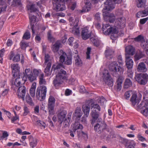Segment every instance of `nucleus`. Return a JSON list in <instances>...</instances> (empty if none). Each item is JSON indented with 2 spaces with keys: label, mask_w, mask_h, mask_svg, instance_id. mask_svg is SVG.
I'll use <instances>...</instances> for the list:
<instances>
[{
  "label": "nucleus",
  "mask_w": 148,
  "mask_h": 148,
  "mask_svg": "<svg viewBox=\"0 0 148 148\" xmlns=\"http://www.w3.org/2000/svg\"><path fill=\"white\" fill-rule=\"evenodd\" d=\"M63 68L64 66L62 64H59L57 66L53 65L52 67V70H53L56 72H58L53 81V85L56 89L59 88L63 83L64 81L67 79L66 71L62 69Z\"/></svg>",
  "instance_id": "obj_1"
},
{
  "label": "nucleus",
  "mask_w": 148,
  "mask_h": 148,
  "mask_svg": "<svg viewBox=\"0 0 148 148\" xmlns=\"http://www.w3.org/2000/svg\"><path fill=\"white\" fill-rule=\"evenodd\" d=\"M121 0H107L104 3V7L103 10V14L104 20L110 23L113 22L115 17L113 14H109L107 11L112 10L115 8V4L121 2Z\"/></svg>",
  "instance_id": "obj_2"
},
{
  "label": "nucleus",
  "mask_w": 148,
  "mask_h": 148,
  "mask_svg": "<svg viewBox=\"0 0 148 148\" xmlns=\"http://www.w3.org/2000/svg\"><path fill=\"white\" fill-rule=\"evenodd\" d=\"M94 129L96 132L101 134V138L106 137L109 131L107 124L103 121L98 122L94 126Z\"/></svg>",
  "instance_id": "obj_3"
},
{
  "label": "nucleus",
  "mask_w": 148,
  "mask_h": 148,
  "mask_svg": "<svg viewBox=\"0 0 148 148\" xmlns=\"http://www.w3.org/2000/svg\"><path fill=\"white\" fill-rule=\"evenodd\" d=\"M118 27L115 26L111 27L108 24H103L102 29L103 33L106 35L111 34L110 38L113 40H116L118 32Z\"/></svg>",
  "instance_id": "obj_4"
},
{
  "label": "nucleus",
  "mask_w": 148,
  "mask_h": 148,
  "mask_svg": "<svg viewBox=\"0 0 148 148\" xmlns=\"http://www.w3.org/2000/svg\"><path fill=\"white\" fill-rule=\"evenodd\" d=\"M91 112L90 115L92 118L91 123L93 124L96 121L99 116L101 108L97 104L92 103L91 105Z\"/></svg>",
  "instance_id": "obj_5"
},
{
  "label": "nucleus",
  "mask_w": 148,
  "mask_h": 148,
  "mask_svg": "<svg viewBox=\"0 0 148 148\" xmlns=\"http://www.w3.org/2000/svg\"><path fill=\"white\" fill-rule=\"evenodd\" d=\"M109 68L113 75L115 77L122 73L123 71V69L119 66L116 61L112 62L110 64Z\"/></svg>",
  "instance_id": "obj_6"
},
{
  "label": "nucleus",
  "mask_w": 148,
  "mask_h": 148,
  "mask_svg": "<svg viewBox=\"0 0 148 148\" xmlns=\"http://www.w3.org/2000/svg\"><path fill=\"white\" fill-rule=\"evenodd\" d=\"M55 99L54 97L52 96H50L49 98L48 103V110L49 113V115L48 117L49 122L51 123L50 125L52 126H53V124L52 121H51L50 115H53L54 112V108Z\"/></svg>",
  "instance_id": "obj_7"
},
{
  "label": "nucleus",
  "mask_w": 148,
  "mask_h": 148,
  "mask_svg": "<svg viewBox=\"0 0 148 148\" xmlns=\"http://www.w3.org/2000/svg\"><path fill=\"white\" fill-rule=\"evenodd\" d=\"M60 56V61L62 63L70 65L72 63V57L70 55L67 56L66 53L62 50L58 52Z\"/></svg>",
  "instance_id": "obj_8"
},
{
  "label": "nucleus",
  "mask_w": 148,
  "mask_h": 148,
  "mask_svg": "<svg viewBox=\"0 0 148 148\" xmlns=\"http://www.w3.org/2000/svg\"><path fill=\"white\" fill-rule=\"evenodd\" d=\"M47 92V88L45 86H40L36 89V97L40 101H42L45 99Z\"/></svg>",
  "instance_id": "obj_9"
},
{
  "label": "nucleus",
  "mask_w": 148,
  "mask_h": 148,
  "mask_svg": "<svg viewBox=\"0 0 148 148\" xmlns=\"http://www.w3.org/2000/svg\"><path fill=\"white\" fill-rule=\"evenodd\" d=\"M53 9L56 11H62L66 8L65 2L64 0H53Z\"/></svg>",
  "instance_id": "obj_10"
},
{
  "label": "nucleus",
  "mask_w": 148,
  "mask_h": 148,
  "mask_svg": "<svg viewBox=\"0 0 148 148\" xmlns=\"http://www.w3.org/2000/svg\"><path fill=\"white\" fill-rule=\"evenodd\" d=\"M136 81L141 85H145L148 81V75L146 73L138 74L135 77Z\"/></svg>",
  "instance_id": "obj_11"
},
{
  "label": "nucleus",
  "mask_w": 148,
  "mask_h": 148,
  "mask_svg": "<svg viewBox=\"0 0 148 148\" xmlns=\"http://www.w3.org/2000/svg\"><path fill=\"white\" fill-rule=\"evenodd\" d=\"M102 77L103 81L107 85L110 86H113V82L108 71L104 69L103 72Z\"/></svg>",
  "instance_id": "obj_12"
},
{
  "label": "nucleus",
  "mask_w": 148,
  "mask_h": 148,
  "mask_svg": "<svg viewBox=\"0 0 148 148\" xmlns=\"http://www.w3.org/2000/svg\"><path fill=\"white\" fill-rule=\"evenodd\" d=\"M24 75L26 77L24 79H27L30 82H32L36 80V77L34 75L30 69H25L24 73Z\"/></svg>",
  "instance_id": "obj_13"
},
{
  "label": "nucleus",
  "mask_w": 148,
  "mask_h": 148,
  "mask_svg": "<svg viewBox=\"0 0 148 148\" xmlns=\"http://www.w3.org/2000/svg\"><path fill=\"white\" fill-rule=\"evenodd\" d=\"M81 35L82 39L86 40L89 38L91 36V32L88 27H84L82 29L81 32Z\"/></svg>",
  "instance_id": "obj_14"
},
{
  "label": "nucleus",
  "mask_w": 148,
  "mask_h": 148,
  "mask_svg": "<svg viewBox=\"0 0 148 148\" xmlns=\"http://www.w3.org/2000/svg\"><path fill=\"white\" fill-rule=\"evenodd\" d=\"M79 21L78 18H75L74 24H71V25L74 26L73 28L72 33L75 35H78L80 34L79 28L77 27L78 23Z\"/></svg>",
  "instance_id": "obj_15"
},
{
  "label": "nucleus",
  "mask_w": 148,
  "mask_h": 148,
  "mask_svg": "<svg viewBox=\"0 0 148 148\" xmlns=\"http://www.w3.org/2000/svg\"><path fill=\"white\" fill-rule=\"evenodd\" d=\"M25 86H22L19 87L17 90V95L18 97L22 99L23 100H24L25 94Z\"/></svg>",
  "instance_id": "obj_16"
},
{
  "label": "nucleus",
  "mask_w": 148,
  "mask_h": 148,
  "mask_svg": "<svg viewBox=\"0 0 148 148\" xmlns=\"http://www.w3.org/2000/svg\"><path fill=\"white\" fill-rule=\"evenodd\" d=\"M125 56L131 57L135 53V50L132 46L128 45L125 47Z\"/></svg>",
  "instance_id": "obj_17"
},
{
  "label": "nucleus",
  "mask_w": 148,
  "mask_h": 148,
  "mask_svg": "<svg viewBox=\"0 0 148 148\" xmlns=\"http://www.w3.org/2000/svg\"><path fill=\"white\" fill-rule=\"evenodd\" d=\"M11 67L12 70V73L13 76L15 77L18 75L20 69L18 64H11Z\"/></svg>",
  "instance_id": "obj_18"
},
{
  "label": "nucleus",
  "mask_w": 148,
  "mask_h": 148,
  "mask_svg": "<svg viewBox=\"0 0 148 148\" xmlns=\"http://www.w3.org/2000/svg\"><path fill=\"white\" fill-rule=\"evenodd\" d=\"M11 0H0V13L5 11L7 6L5 2H7L8 4H10Z\"/></svg>",
  "instance_id": "obj_19"
},
{
  "label": "nucleus",
  "mask_w": 148,
  "mask_h": 148,
  "mask_svg": "<svg viewBox=\"0 0 148 148\" xmlns=\"http://www.w3.org/2000/svg\"><path fill=\"white\" fill-rule=\"evenodd\" d=\"M148 98L147 97H144L143 100L140 104L138 106V108L144 109L145 108H148Z\"/></svg>",
  "instance_id": "obj_20"
},
{
  "label": "nucleus",
  "mask_w": 148,
  "mask_h": 148,
  "mask_svg": "<svg viewBox=\"0 0 148 148\" xmlns=\"http://www.w3.org/2000/svg\"><path fill=\"white\" fill-rule=\"evenodd\" d=\"M125 62L127 69L132 68L133 61L131 57L125 56Z\"/></svg>",
  "instance_id": "obj_21"
},
{
  "label": "nucleus",
  "mask_w": 148,
  "mask_h": 148,
  "mask_svg": "<svg viewBox=\"0 0 148 148\" xmlns=\"http://www.w3.org/2000/svg\"><path fill=\"white\" fill-rule=\"evenodd\" d=\"M66 113L65 111H62L58 115V121L60 124L62 123L65 119Z\"/></svg>",
  "instance_id": "obj_22"
},
{
  "label": "nucleus",
  "mask_w": 148,
  "mask_h": 148,
  "mask_svg": "<svg viewBox=\"0 0 148 148\" xmlns=\"http://www.w3.org/2000/svg\"><path fill=\"white\" fill-rule=\"evenodd\" d=\"M25 77H18L16 79L14 82V85L16 86H19L21 85V84L24 83L26 81V79H24Z\"/></svg>",
  "instance_id": "obj_23"
},
{
  "label": "nucleus",
  "mask_w": 148,
  "mask_h": 148,
  "mask_svg": "<svg viewBox=\"0 0 148 148\" xmlns=\"http://www.w3.org/2000/svg\"><path fill=\"white\" fill-rule=\"evenodd\" d=\"M140 100L139 99L137 98V95L135 93L133 94L130 99L132 104L133 106L138 105L140 102Z\"/></svg>",
  "instance_id": "obj_24"
},
{
  "label": "nucleus",
  "mask_w": 148,
  "mask_h": 148,
  "mask_svg": "<svg viewBox=\"0 0 148 148\" xmlns=\"http://www.w3.org/2000/svg\"><path fill=\"white\" fill-rule=\"evenodd\" d=\"M73 127L72 130L74 132H75L77 130H82L83 127L82 125L78 122H75L72 125Z\"/></svg>",
  "instance_id": "obj_25"
},
{
  "label": "nucleus",
  "mask_w": 148,
  "mask_h": 148,
  "mask_svg": "<svg viewBox=\"0 0 148 148\" xmlns=\"http://www.w3.org/2000/svg\"><path fill=\"white\" fill-rule=\"evenodd\" d=\"M148 15V7L143 10L138 12L136 14V16L138 18L143 17Z\"/></svg>",
  "instance_id": "obj_26"
},
{
  "label": "nucleus",
  "mask_w": 148,
  "mask_h": 148,
  "mask_svg": "<svg viewBox=\"0 0 148 148\" xmlns=\"http://www.w3.org/2000/svg\"><path fill=\"white\" fill-rule=\"evenodd\" d=\"M138 71L140 72H145L147 71V69L145 64L143 62L140 63L138 66Z\"/></svg>",
  "instance_id": "obj_27"
},
{
  "label": "nucleus",
  "mask_w": 148,
  "mask_h": 148,
  "mask_svg": "<svg viewBox=\"0 0 148 148\" xmlns=\"http://www.w3.org/2000/svg\"><path fill=\"white\" fill-rule=\"evenodd\" d=\"M124 19L121 18L117 20L116 22L117 27L122 28L125 26Z\"/></svg>",
  "instance_id": "obj_28"
},
{
  "label": "nucleus",
  "mask_w": 148,
  "mask_h": 148,
  "mask_svg": "<svg viewBox=\"0 0 148 148\" xmlns=\"http://www.w3.org/2000/svg\"><path fill=\"white\" fill-rule=\"evenodd\" d=\"M75 65L77 66H81L82 65V62L77 55L74 57Z\"/></svg>",
  "instance_id": "obj_29"
},
{
  "label": "nucleus",
  "mask_w": 148,
  "mask_h": 148,
  "mask_svg": "<svg viewBox=\"0 0 148 148\" xmlns=\"http://www.w3.org/2000/svg\"><path fill=\"white\" fill-rule=\"evenodd\" d=\"M140 45L141 47L146 51V53L148 55V41L144 40L141 43Z\"/></svg>",
  "instance_id": "obj_30"
},
{
  "label": "nucleus",
  "mask_w": 148,
  "mask_h": 148,
  "mask_svg": "<svg viewBox=\"0 0 148 148\" xmlns=\"http://www.w3.org/2000/svg\"><path fill=\"white\" fill-rule=\"evenodd\" d=\"M82 112L80 108L77 109L73 114V116L76 117V119L79 120L82 115Z\"/></svg>",
  "instance_id": "obj_31"
},
{
  "label": "nucleus",
  "mask_w": 148,
  "mask_h": 148,
  "mask_svg": "<svg viewBox=\"0 0 148 148\" xmlns=\"http://www.w3.org/2000/svg\"><path fill=\"white\" fill-rule=\"evenodd\" d=\"M30 146L33 148L36 146L37 143V140L36 138L31 137L29 139Z\"/></svg>",
  "instance_id": "obj_32"
},
{
  "label": "nucleus",
  "mask_w": 148,
  "mask_h": 148,
  "mask_svg": "<svg viewBox=\"0 0 148 148\" xmlns=\"http://www.w3.org/2000/svg\"><path fill=\"white\" fill-rule=\"evenodd\" d=\"M60 45V43L59 41H57L53 45L52 47V50L54 52H56L58 51Z\"/></svg>",
  "instance_id": "obj_33"
},
{
  "label": "nucleus",
  "mask_w": 148,
  "mask_h": 148,
  "mask_svg": "<svg viewBox=\"0 0 148 148\" xmlns=\"http://www.w3.org/2000/svg\"><path fill=\"white\" fill-rule=\"evenodd\" d=\"M123 81V78L121 77H119L117 80V88L118 90H120L121 88Z\"/></svg>",
  "instance_id": "obj_34"
},
{
  "label": "nucleus",
  "mask_w": 148,
  "mask_h": 148,
  "mask_svg": "<svg viewBox=\"0 0 148 148\" xmlns=\"http://www.w3.org/2000/svg\"><path fill=\"white\" fill-rule=\"evenodd\" d=\"M132 84L131 80L128 79H126L124 83V87L125 88H127L132 85Z\"/></svg>",
  "instance_id": "obj_35"
},
{
  "label": "nucleus",
  "mask_w": 148,
  "mask_h": 148,
  "mask_svg": "<svg viewBox=\"0 0 148 148\" xmlns=\"http://www.w3.org/2000/svg\"><path fill=\"white\" fill-rule=\"evenodd\" d=\"M39 83L40 85H45L46 84V82L45 79L44 77V74L41 73L39 76Z\"/></svg>",
  "instance_id": "obj_36"
},
{
  "label": "nucleus",
  "mask_w": 148,
  "mask_h": 148,
  "mask_svg": "<svg viewBox=\"0 0 148 148\" xmlns=\"http://www.w3.org/2000/svg\"><path fill=\"white\" fill-rule=\"evenodd\" d=\"M91 3L90 2H85V6L83 8L82 10V12H87L89 11L90 9Z\"/></svg>",
  "instance_id": "obj_37"
},
{
  "label": "nucleus",
  "mask_w": 148,
  "mask_h": 148,
  "mask_svg": "<svg viewBox=\"0 0 148 148\" xmlns=\"http://www.w3.org/2000/svg\"><path fill=\"white\" fill-rule=\"evenodd\" d=\"M27 8L28 10L31 12H35L38 11V9L35 7L33 4H28L27 5Z\"/></svg>",
  "instance_id": "obj_38"
},
{
  "label": "nucleus",
  "mask_w": 148,
  "mask_h": 148,
  "mask_svg": "<svg viewBox=\"0 0 148 148\" xmlns=\"http://www.w3.org/2000/svg\"><path fill=\"white\" fill-rule=\"evenodd\" d=\"M144 56V53L141 51L137 52L135 56V59L136 60H138L142 58Z\"/></svg>",
  "instance_id": "obj_39"
},
{
  "label": "nucleus",
  "mask_w": 148,
  "mask_h": 148,
  "mask_svg": "<svg viewBox=\"0 0 148 148\" xmlns=\"http://www.w3.org/2000/svg\"><path fill=\"white\" fill-rule=\"evenodd\" d=\"M114 53V51L109 47L107 48L105 52V54L107 57H108L109 56L112 55Z\"/></svg>",
  "instance_id": "obj_40"
},
{
  "label": "nucleus",
  "mask_w": 148,
  "mask_h": 148,
  "mask_svg": "<svg viewBox=\"0 0 148 148\" xmlns=\"http://www.w3.org/2000/svg\"><path fill=\"white\" fill-rule=\"evenodd\" d=\"M90 108L88 106H84L83 107V111L84 114L86 115L87 116L89 114Z\"/></svg>",
  "instance_id": "obj_41"
},
{
  "label": "nucleus",
  "mask_w": 148,
  "mask_h": 148,
  "mask_svg": "<svg viewBox=\"0 0 148 148\" xmlns=\"http://www.w3.org/2000/svg\"><path fill=\"white\" fill-rule=\"evenodd\" d=\"M90 40L95 46L97 47L99 45L100 42L97 38L92 37L90 38Z\"/></svg>",
  "instance_id": "obj_42"
},
{
  "label": "nucleus",
  "mask_w": 148,
  "mask_h": 148,
  "mask_svg": "<svg viewBox=\"0 0 148 148\" xmlns=\"http://www.w3.org/2000/svg\"><path fill=\"white\" fill-rule=\"evenodd\" d=\"M137 7L138 8H141L143 7L145 5L146 2V0H137Z\"/></svg>",
  "instance_id": "obj_43"
},
{
  "label": "nucleus",
  "mask_w": 148,
  "mask_h": 148,
  "mask_svg": "<svg viewBox=\"0 0 148 148\" xmlns=\"http://www.w3.org/2000/svg\"><path fill=\"white\" fill-rule=\"evenodd\" d=\"M97 101L99 103L102 105H104L106 102L105 99L102 96L98 97Z\"/></svg>",
  "instance_id": "obj_44"
},
{
  "label": "nucleus",
  "mask_w": 148,
  "mask_h": 148,
  "mask_svg": "<svg viewBox=\"0 0 148 148\" xmlns=\"http://www.w3.org/2000/svg\"><path fill=\"white\" fill-rule=\"evenodd\" d=\"M12 5L14 6H21V0H13Z\"/></svg>",
  "instance_id": "obj_45"
},
{
  "label": "nucleus",
  "mask_w": 148,
  "mask_h": 148,
  "mask_svg": "<svg viewBox=\"0 0 148 148\" xmlns=\"http://www.w3.org/2000/svg\"><path fill=\"white\" fill-rule=\"evenodd\" d=\"M120 140L122 143L124 144L125 147L127 146V145L129 143L130 141H129L126 138L121 137Z\"/></svg>",
  "instance_id": "obj_46"
},
{
  "label": "nucleus",
  "mask_w": 148,
  "mask_h": 148,
  "mask_svg": "<svg viewBox=\"0 0 148 148\" xmlns=\"http://www.w3.org/2000/svg\"><path fill=\"white\" fill-rule=\"evenodd\" d=\"M23 110L24 111L23 113V116H25L29 113V109L26 105L24 106Z\"/></svg>",
  "instance_id": "obj_47"
},
{
  "label": "nucleus",
  "mask_w": 148,
  "mask_h": 148,
  "mask_svg": "<svg viewBox=\"0 0 148 148\" xmlns=\"http://www.w3.org/2000/svg\"><path fill=\"white\" fill-rule=\"evenodd\" d=\"M30 37L31 35L30 32L28 31H27L24 34L22 38L23 39L28 40L30 38Z\"/></svg>",
  "instance_id": "obj_48"
},
{
  "label": "nucleus",
  "mask_w": 148,
  "mask_h": 148,
  "mask_svg": "<svg viewBox=\"0 0 148 148\" xmlns=\"http://www.w3.org/2000/svg\"><path fill=\"white\" fill-rule=\"evenodd\" d=\"M70 120L71 117H68L67 119L65 118L63 121V124L65 127H67L69 125Z\"/></svg>",
  "instance_id": "obj_49"
},
{
  "label": "nucleus",
  "mask_w": 148,
  "mask_h": 148,
  "mask_svg": "<svg viewBox=\"0 0 148 148\" xmlns=\"http://www.w3.org/2000/svg\"><path fill=\"white\" fill-rule=\"evenodd\" d=\"M26 101L27 102L31 105H33L32 98L29 95H27L26 97Z\"/></svg>",
  "instance_id": "obj_50"
},
{
  "label": "nucleus",
  "mask_w": 148,
  "mask_h": 148,
  "mask_svg": "<svg viewBox=\"0 0 148 148\" xmlns=\"http://www.w3.org/2000/svg\"><path fill=\"white\" fill-rule=\"evenodd\" d=\"M47 65V66L45 69L44 71L47 75H49V70L51 66V63H49Z\"/></svg>",
  "instance_id": "obj_51"
},
{
  "label": "nucleus",
  "mask_w": 148,
  "mask_h": 148,
  "mask_svg": "<svg viewBox=\"0 0 148 148\" xmlns=\"http://www.w3.org/2000/svg\"><path fill=\"white\" fill-rule=\"evenodd\" d=\"M127 74L128 76L131 78H132L133 75V72L132 70V68L127 69Z\"/></svg>",
  "instance_id": "obj_52"
},
{
  "label": "nucleus",
  "mask_w": 148,
  "mask_h": 148,
  "mask_svg": "<svg viewBox=\"0 0 148 148\" xmlns=\"http://www.w3.org/2000/svg\"><path fill=\"white\" fill-rule=\"evenodd\" d=\"M49 56L48 54H46L45 57L44 64H47L49 63H51L50 59Z\"/></svg>",
  "instance_id": "obj_53"
},
{
  "label": "nucleus",
  "mask_w": 148,
  "mask_h": 148,
  "mask_svg": "<svg viewBox=\"0 0 148 148\" xmlns=\"http://www.w3.org/2000/svg\"><path fill=\"white\" fill-rule=\"evenodd\" d=\"M29 18L30 21L32 23H34L36 21V17L35 16L30 14L29 15Z\"/></svg>",
  "instance_id": "obj_54"
},
{
  "label": "nucleus",
  "mask_w": 148,
  "mask_h": 148,
  "mask_svg": "<svg viewBox=\"0 0 148 148\" xmlns=\"http://www.w3.org/2000/svg\"><path fill=\"white\" fill-rule=\"evenodd\" d=\"M48 40L51 42H53L55 41V38L51 36V32L49 31L47 33Z\"/></svg>",
  "instance_id": "obj_55"
},
{
  "label": "nucleus",
  "mask_w": 148,
  "mask_h": 148,
  "mask_svg": "<svg viewBox=\"0 0 148 148\" xmlns=\"http://www.w3.org/2000/svg\"><path fill=\"white\" fill-rule=\"evenodd\" d=\"M135 143L134 141L130 142L126 146V148H134Z\"/></svg>",
  "instance_id": "obj_56"
},
{
  "label": "nucleus",
  "mask_w": 148,
  "mask_h": 148,
  "mask_svg": "<svg viewBox=\"0 0 148 148\" xmlns=\"http://www.w3.org/2000/svg\"><path fill=\"white\" fill-rule=\"evenodd\" d=\"M20 56L19 54L15 55L13 58V61L15 62H18L20 60Z\"/></svg>",
  "instance_id": "obj_57"
},
{
  "label": "nucleus",
  "mask_w": 148,
  "mask_h": 148,
  "mask_svg": "<svg viewBox=\"0 0 148 148\" xmlns=\"http://www.w3.org/2000/svg\"><path fill=\"white\" fill-rule=\"evenodd\" d=\"M21 47V49H25L28 46L27 44L26 43L24 40H22L20 43Z\"/></svg>",
  "instance_id": "obj_58"
},
{
  "label": "nucleus",
  "mask_w": 148,
  "mask_h": 148,
  "mask_svg": "<svg viewBox=\"0 0 148 148\" xmlns=\"http://www.w3.org/2000/svg\"><path fill=\"white\" fill-rule=\"evenodd\" d=\"M37 125L42 127V128H43V129H45L46 126V124L44 122L40 120L38 122Z\"/></svg>",
  "instance_id": "obj_59"
},
{
  "label": "nucleus",
  "mask_w": 148,
  "mask_h": 148,
  "mask_svg": "<svg viewBox=\"0 0 148 148\" xmlns=\"http://www.w3.org/2000/svg\"><path fill=\"white\" fill-rule=\"evenodd\" d=\"M135 40L137 41H140L142 42H143L144 40L143 37L141 35H139L137 37L135 38Z\"/></svg>",
  "instance_id": "obj_60"
},
{
  "label": "nucleus",
  "mask_w": 148,
  "mask_h": 148,
  "mask_svg": "<svg viewBox=\"0 0 148 148\" xmlns=\"http://www.w3.org/2000/svg\"><path fill=\"white\" fill-rule=\"evenodd\" d=\"M132 93V91H129L126 92H125V97L126 99L129 98L130 96L131 95Z\"/></svg>",
  "instance_id": "obj_61"
},
{
  "label": "nucleus",
  "mask_w": 148,
  "mask_h": 148,
  "mask_svg": "<svg viewBox=\"0 0 148 148\" xmlns=\"http://www.w3.org/2000/svg\"><path fill=\"white\" fill-rule=\"evenodd\" d=\"M33 72L34 73V75L36 76H38L39 75H40L41 73H41L40 70H37L36 69H34L33 70Z\"/></svg>",
  "instance_id": "obj_62"
},
{
  "label": "nucleus",
  "mask_w": 148,
  "mask_h": 148,
  "mask_svg": "<svg viewBox=\"0 0 148 148\" xmlns=\"http://www.w3.org/2000/svg\"><path fill=\"white\" fill-rule=\"evenodd\" d=\"M137 137L138 140L141 141L143 142L145 140V138L142 136V134L140 133H139L138 134Z\"/></svg>",
  "instance_id": "obj_63"
},
{
  "label": "nucleus",
  "mask_w": 148,
  "mask_h": 148,
  "mask_svg": "<svg viewBox=\"0 0 148 148\" xmlns=\"http://www.w3.org/2000/svg\"><path fill=\"white\" fill-rule=\"evenodd\" d=\"M141 111V113L144 115L147 116L148 114V108H145Z\"/></svg>",
  "instance_id": "obj_64"
}]
</instances>
